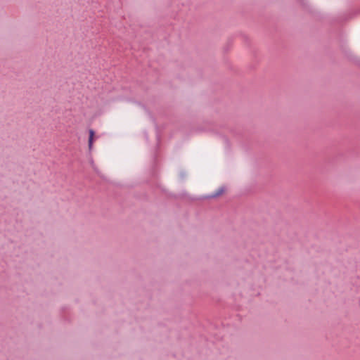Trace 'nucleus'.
<instances>
[{"mask_svg":"<svg viewBox=\"0 0 360 360\" xmlns=\"http://www.w3.org/2000/svg\"><path fill=\"white\" fill-rule=\"evenodd\" d=\"M89 140H88V146H89V149L91 150L93 148L95 132L93 129H89Z\"/></svg>","mask_w":360,"mask_h":360,"instance_id":"obj_1","label":"nucleus"}]
</instances>
